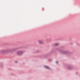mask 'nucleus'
<instances>
[{
  "mask_svg": "<svg viewBox=\"0 0 80 80\" xmlns=\"http://www.w3.org/2000/svg\"><path fill=\"white\" fill-rule=\"evenodd\" d=\"M9 51H10L9 49H3L0 51V53L3 54L5 53H7V52H8Z\"/></svg>",
  "mask_w": 80,
  "mask_h": 80,
  "instance_id": "obj_1",
  "label": "nucleus"
},
{
  "mask_svg": "<svg viewBox=\"0 0 80 80\" xmlns=\"http://www.w3.org/2000/svg\"><path fill=\"white\" fill-rule=\"evenodd\" d=\"M38 42L39 43H43V42L41 40H39Z\"/></svg>",
  "mask_w": 80,
  "mask_h": 80,
  "instance_id": "obj_2",
  "label": "nucleus"
},
{
  "mask_svg": "<svg viewBox=\"0 0 80 80\" xmlns=\"http://www.w3.org/2000/svg\"><path fill=\"white\" fill-rule=\"evenodd\" d=\"M45 68H47V69H50V68H49L48 66H45Z\"/></svg>",
  "mask_w": 80,
  "mask_h": 80,
  "instance_id": "obj_3",
  "label": "nucleus"
},
{
  "mask_svg": "<svg viewBox=\"0 0 80 80\" xmlns=\"http://www.w3.org/2000/svg\"><path fill=\"white\" fill-rule=\"evenodd\" d=\"M59 45V44L58 43H56L55 44V46H57L58 45Z\"/></svg>",
  "mask_w": 80,
  "mask_h": 80,
  "instance_id": "obj_4",
  "label": "nucleus"
},
{
  "mask_svg": "<svg viewBox=\"0 0 80 80\" xmlns=\"http://www.w3.org/2000/svg\"><path fill=\"white\" fill-rule=\"evenodd\" d=\"M18 54H20V53H21V52H18Z\"/></svg>",
  "mask_w": 80,
  "mask_h": 80,
  "instance_id": "obj_5",
  "label": "nucleus"
},
{
  "mask_svg": "<svg viewBox=\"0 0 80 80\" xmlns=\"http://www.w3.org/2000/svg\"><path fill=\"white\" fill-rule=\"evenodd\" d=\"M56 63H58V62H56Z\"/></svg>",
  "mask_w": 80,
  "mask_h": 80,
  "instance_id": "obj_6",
  "label": "nucleus"
},
{
  "mask_svg": "<svg viewBox=\"0 0 80 80\" xmlns=\"http://www.w3.org/2000/svg\"><path fill=\"white\" fill-rule=\"evenodd\" d=\"M16 63H17V61L15 62Z\"/></svg>",
  "mask_w": 80,
  "mask_h": 80,
  "instance_id": "obj_7",
  "label": "nucleus"
}]
</instances>
